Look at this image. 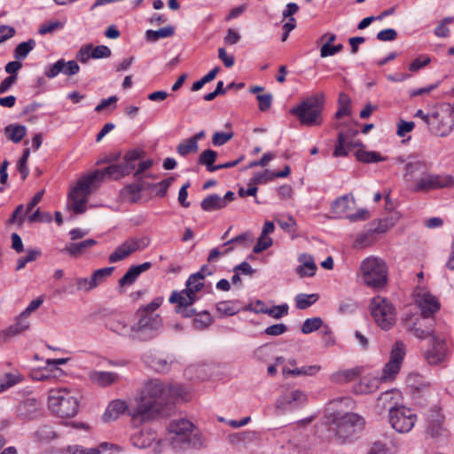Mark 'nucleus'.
<instances>
[{
  "instance_id": "f3484780",
  "label": "nucleus",
  "mask_w": 454,
  "mask_h": 454,
  "mask_svg": "<svg viewBox=\"0 0 454 454\" xmlns=\"http://www.w3.org/2000/svg\"><path fill=\"white\" fill-rule=\"evenodd\" d=\"M149 244L150 239L147 237L129 239L109 255V262L114 263L120 262L127 258L132 253L145 249Z\"/></svg>"
},
{
  "instance_id": "f257e3e1",
  "label": "nucleus",
  "mask_w": 454,
  "mask_h": 454,
  "mask_svg": "<svg viewBox=\"0 0 454 454\" xmlns=\"http://www.w3.org/2000/svg\"><path fill=\"white\" fill-rule=\"evenodd\" d=\"M176 392L169 385L164 384L160 380H151L145 384L136 407L129 411V415L140 421L153 419L172 400Z\"/></svg>"
},
{
  "instance_id": "8fccbe9b",
  "label": "nucleus",
  "mask_w": 454,
  "mask_h": 454,
  "mask_svg": "<svg viewBox=\"0 0 454 454\" xmlns=\"http://www.w3.org/2000/svg\"><path fill=\"white\" fill-rule=\"evenodd\" d=\"M35 436L39 441L48 442L56 438L57 434L51 427L43 425L35 431Z\"/></svg>"
},
{
  "instance_id": "5fc2aeb1",
  "label": "nucleus",
  "mask_w": 454,
  "mask_h": 454,
  "mask_svg": "<svg viewBox=\"0 0 454 454\" xmlns=\"http://www.w3.org/2000/svg\"><path fill=\"white\" fill-rule=\"evenodd\" d=\"M431 62V59L427 55H420L409 65V70L412 73L418 72Z\"/></svg>"
},
{
  "instance_id": "0e129e2a",
  "label": "nucleus",
  "mask_w": 454,
  "mask_h": 454,
  "mask_svg": "<svg viewBox=\"0 0 454 454\" xmlns=\"http://www.w3.org/2000/svg\"><path fill=\"white\" fill-rule=\"evenodd\" d=\"M111 50L106 45H98L93 48L91 47L90 56L92 59H103L109 58L111 56Z\"/></svg>"
},
{
  "instance_id": "e433bc0d",
  "label": "nucleus",
  "mask_w": 454,
  "mask_h": 454,
  "mask_svg": "<svg viewBox=\"0 0 454 454\" xmlns=\"http://www.w3.org/2000/svg\"><path fill=\"white\" fill-rule=\"evenodd\" d=\"M4 134L9 140L18 144L27 135V128L20 124H10L4 128Z\"/></svg>"
},
{
  "instance_id": "473e14b6",
  "label": "nucleus",
  "mask_w": 454,
  "mask_h": 454,
  "mask_svg": "<svg viewBox=\"0 0 454 454\" xmlns=\"http://www.w3.org/2000/svg\"><path fill=\"white\" fill-rule=\"evenodd\" d=\"M142 158V151L130 150L124 155V162L120 163L125 176L129 175L136 168L137 161Z\"/></svg>"
},
{
  "instance_id": "680f3d73",
  "label": "nucleus",
  "mask_w": 454,
  "mask_h": 454,
  "mask_svg": "<svg viewBox=\"0 0 454 454\" xmlns=\"http://www.w3.org/2000/svg\"><path fill=\"white\" fill-rule=\"evenodd\" d=\"M63 27H64L63 22L59 21V20H53V21H50L48 23L43 24L40 27L38 33L40 35H46L48 33H52L57 29L62 28Z\"/></svg>"
},
{
  "instance_id": "1a4fd4ad",
  "label": "nucleus",
  "mask_w": 454,
  "mask_h": 454,
  "mask_svg": "<svg viewBox=\"0 0 454 454\" xmlns=\"http://www.w3.org/2000/svg\"><path fill=\"white\" fill-rule=\"evenodd\" d=\"M364 282L372 288H381L387 283V265L384 261L369 257L361 264Z\"/></svg>"
},
{
  "instance_id": "b1692460",
  "label": "nucleus",
  "mask_w": 454,
  "mask_h": 454,
  "mask_svg": "<svg viewBox=\"0 0 454 454\" xmlns=\"http://www.w3.org/2000/svg\"><path fill=\"white\" fill-rule=\"evenodd\" d=\"M152 266V263L149 262H145L140 265H133L131 266L126 273L120 278L119 286H125L132 285L138 276L146 270H148Z\"/></svg>"
},
{
  "instance_id": "a18cd8bd",
  "label": "nucleus",
  "mask_w": 454,
  "mask_h": 454,
  "mask_svg": "<svg viewBox=\"0 0 454 454\" xmlns=\"http://www.w3.org/2000/svg\"><path fill=\"white\" fill-rule=\"evenodd\" d=\"M35 41L34 39H29L27 42L20 43L15 48L14 57L15 59H25L28 53L35 48Z\"/></svg>"
},
{
  "instance_id": "603ef678",
  "label": "nucleus",
  "mask_w": 454,
  "mask_h": 454,
  "mask_svg": "<svg viewBox=\"0 0 454 454\" xmlns=\"http://www.w3.org/2000/svg\"><path fill=\"white\" fill-rule=\"evenodd\" d=\"M29 155H30V149L26 148L23 151V154L20 157V159L19 160L18 164H17V168H18L19 172L21 174L22 180H25L29 174V169L27 166Z\"/></svg>"
},
{
  "instance_id": "c9c22d12",
  "label": "nucleus",
  "mask_w": 454,
  "mask_h": 454,
  "mask_svg": "<svg viewBox=\"0 0 454 454\" xmlns=\"http://www.w3.org/2000/svg\"><path fill=\"white\" fill-rule=\"evenodd\" d=\"M29 321L21 313L17 317L16 322L10 325L4 332L6 337H14L29 328Z\"/></svg>"
},
{
  "instance_id": "9b49d317",
  "label": "nucleus",
  "mask_w": 454,
  "mask_h": 454,
  "mask_svg": "<svg viewBox=\"0 0 454 454\" xmlns=\"http://www.w3.org/2000/svg\"><path fill=\"white\" fill-rule=\"evenodd\" d=\"M309 401L308 395L301 389H291L278 395L274 403V410L278 415L304 407Z\"/></svg>"
},
{
  "instance_id": "774afa93",
  "label": "nucleus",
  "mask_w": 454,
  "mask_h": 454,
  "mask_svg": "<svg viewBox=\"0 0 454 454\" xmlns=\"http://www.w3.org/2000/svg\"><path fill=\"white\" fill-rule=\"evenodd\" d=\"M75 284L78 291L90 292L95 288L90 278H77Z\"/></svg>"
},
{
  "instance_id": "423d86ee",
  "label": "nucleus",
  "mask_w": 454,
  "mask_h": 454,
  "mask_svg": "<svg viewBox=\"0 0 454 454\" xmlns=\"http://www.w3.org/2000/svg\"><path fill=\"white\" fill-rule=\"evenodd\" d=\"M133 323V340L148 341L154 339L162 330L163 320L160 314H147L145 311H137Z\"/></svg>"
},
{
  "instance_id": "052dcab7",
  "label": "nucleus",
  "mask_w": 454,
  "mask_h": 454,
  "mask_svg": "<svg viewBox=\"0 0 454 454\" xmlns=\"http://www.w3.org/2000/svg\"><path fill=\"white\" fill-rule=\"evenodd\" d=\"M27 214V210H24V206L19 205L9 219V223H18L19 226H21Z\"/></svg>"
},
{
  "instance_id": "f03ea898",
  "label": "nucleus",
  "mask_w": 454,
  "mask_h": 454,
  "mask_svg": "<svg viewBox=\"0 0 454 454\" xmlns=\"http://www.w3.org/2000/svg\"><path fill=\"white\" fill-rule=\"evenodd\" d=\"M106 176L114 180L126 176L120 164H113L82 176L68 193V207L75 214L84 213L88 198L97 188L95 184Z\"/></svg>"
},
{
  "instance_id": "49530a36",
  "label": "nucleus",
  "mask_w": 454,
  "mask_h": 454,
  "mask_svg": "<svg viewBox=\"0 0 454 454\" xmlns=\"http://www.w3.org/2000/svg\"><path fill=\"white\" fill-rule=\"evenodd\" d=\"M114 270V267H106L95 270L92 276L90 277L91 282L93 283L95 288L98 285L103 283L106 279V278L113 273Z\"/></svg>"
},
{
  "instance_id": "2eb2a0df",
  "label": "nucleus",
  "mask_w": 454,
  "mask_h": 454,
  "mask_svg": "<svg viewBox=\"0 0 454 454\" xmlns=\"http://www.w3.org/2000/svg\"><path fill=\"white\" fill-rule=\"evenodd\" d=\"M405 356V345L402 341H396L390 352L389 361L384 366L380 380L392 381L399 373L402 363Z\"/></svg>"
},
{
  "instance_id": "79ce46f5",
  "label": "nucleus",
  "mask_w": 454,
  "mask_h": 454,
  "mask_svg": "<svg viewBox=\"0 0 454 454\" xmlns=\"http://www.w3.org/2000/svg\"><path fill=\"white\" fill-rule=\"evenodd\" d=\"M193 316L196 317L192 320V327L198 331L205 330L209 325H211L213 322L210 314L206 310H203L199 313L195 311V314Z\"/></svg>"
},
{
  "instance_id": "20e7f679",
  "label": "nucleus",
  "mask_w": 454,
  "mask_h": 454,
  "mask_svg": "<svg viewBox=\"0 0 454 454\" xmlns=\"http://www.w3.org/2000/svg\"><path fill=\"white\" fill-rule=\"evenodd\" d=\"M169 442L175 449L184 450L200 446L202 442L196 427L185 419L172 420L168 427Z\"/></svg>"
},
{
  "instance_id": "412c9836",
  "label": "nucleus",
  "mask_w": 454,
  "mask_h": 454,
  "mask_svg": "<svg viewBox=\"0 0 454 454\" xmlns=\"http://www.w3.org/2000/svg\"><path fill=\"white\" fill-rule=\"evenodd\" d=\"M442 416L438 412L434 411L427 419V434L433 439H439L444 436L445 430L442 426Z\"/></svg>"
},
{
  "instance_id": "f704fd0d",
  "label": "nucleus",
  "mask_w": 454,
  "mask_h": 454,
  "mask_svg": "<svg viewBox=\"0 0 454 454\" xmlns=\"http://www.w3.org/2000/svg\"><path fill=\"white\" fill-rule=\"evenodd\" d=\"M321 370L320 365H309V366H302L301 368H294L290 369L286 366H284L282 369V373L286 376H313L316 375L319 371Z\"/></svg>"
},
{
  "instance_id": "4be33fe9",
  "label": "nucleus",
  "mask_w": 454,
  "mask_h": 454,
  "mask_svg": "<svg viewBox=\"0 0 454 454\" xmlns=\"http://www.w3.org/2000/svg\"><path fill=\"white\" fill-rule=\"evenodd\" d=\"M90 380L96 385L106 387L119 381L120 376L113 372L93 371L89 374Z\"/></svg>"
},
{
  "instance_id": "a211bd4d",
  "label": "nucleus",
  "mask_w": 454,
  "mask_h": 454,
  "mask_svg": "<svg viewBox=\"0 0 454 454\" xmlns=\"http://www.w3.org/2000/svg\"><path fill=\"white\" fill-rule=\"evenodd\" d=\"M415 304L423 316L434 317L440 309L437 299L428 292H420L416 295Z\"/></svg>"
},
{
  "instance_id": "39448f33",
  "label": "nucleus",
  "mask_w": 454,
  "mask_h": 454,
  "mask_svg": "<svg viewBox=\"0 0 454 454\" xmlns=\"http://www.w3.org/2000/svg\"><path fill=\"white\" fill-rule=\"evenodd\" d=\"M325 94H314L291 109L290 113L295 115L300 122L307 126H318L322 123V110L325 105Z\"/></svg>"
},
{
  "instance_id": "69168bd1",
  "label": "nucleus",
  "mask_w": 454,
  "mask_h": 454,
  "mask_svg": "<svg viewBox=\"0 0 454 454\" xmlns=\"http://www.w3.org/2000/svg\"><path fill=\"white\" fill-rule=\"evenodd\" d=\"M274 178H276V176H274V172L266 169L265 171H263L262 173L255 174L252 179V182L254 184H265L269 181L273 180Z\"/></svg>"
},
{
  "instance_id": "3c124183",
  "label": "nucleus",
  "mask_w": 454,
  "mask_h": 454,
  "mask_svg": "<svg viewBox=\"0 0 454 454\" xmlns=\"http://www.w3.org/2000/svg\"><path fill=\"white\" fill-rule=\"evenodd\" d=\"M67 454H100L101 450L98 447L84 448L81 445L74 444L67 446L66 449Z\"/></svg>"
},
{
  "instance_id": "6ab92c4d",
  "label": "nucleus",
  "mask_w": 454,
  "mask_h": 454,
  "mask_svg": "<svg viewBox=\"0 0 454 454\" xmlns=\"http://www.w3.org/2000/svg\"><path fill=\"white\" fill-rule=\"evenodd\" d=\"M427 169V166L423 161H412L408 162L405 167V174L404 180L409 187V189L412 192V187L415 186L419 180L423 176Z\"/></svg>"
},
{
  "instance_id": "13d9d810",
  "label": "nucleus",
  "mask_w": 454,
  "mask_h": 454,
  "mask_svg": "<svg viewBox=\"0 0 454 454\" xmlns=\"http://www.w3.org/2000/svg\"><path fill=\"white\" fill-rule=\"evenodd\" d=\"M272 245V239L269 236L260 235L256 245L253 248L254 254H260Z\"/></svg>"
},
{
  "instance_id": "864d4df0",
  "label": "nucleus",
  "mask_w": 454,
  "mask_h": 454,
  "mask_svg": "<svg viewBox=\"0 0 454 454\" xmlns=\"http://www.w3.org/2000/svg\"><path fill=\"white\" fill-rule=\"evenodd\" d=\"M380 378H372V379H364L360 385V392L364 394L372 393L375 389L378 388L379 383L380 382Z\"/></svg>"
},
{
  "instance_id": "6e6d98bb",
  "label": "nucleus",
  "mask_w": 454,
  "mask_h": 454,
  "mask_svg": "<svg viewBox=\"0 0 454 454\" xmlns=\"http://www.w3.org/2000/svg\"><path fill=\"white\" fill-rule=\"evenodd\" d=\"M233 136V132H215L212 137V144L215 146L223 145L230 141Z\"/></svg>"
},
{
  "instance_id": "0eeeda50",
  "label": "nucleus",
  "mask_w": 454,
  "mask_h": 454,
  "mask_svg": "<svg viewBox=\"0 0 454 454\" xmlns=\"http://www.w3.org/2000/svg\"><path fill=\"white\" fill-rule=\"evenodd\" d=\"M364 419L356 413H346L336 419L331 429L335 432V437L340 442L351 441L363 430Z\"/></svg>"
},
{
  "instance_id": "a19ab883",
  "label": "nucleus",
  "mask_w": 454,
  "mask_h": 454,
  "mask_svg": "<svg viewBox=\"0 0 454 454\" xmlns=\"http://www.w3.org/2000/svg\"><path fill=\"white\" fill-rule=\"evenodd\" d=\"M356 159L364 163H376L386 160L385 157H382L379 153L373 151H365L364 149H358L356 152Z\"/></svg>"
},
{
  "instance_id": "bf43d9fd",
  "label": "nucleus",
  "mask_w": 454,
  "mask_h": 454,
  "mask_svg": "<svg viewBox=\"0 0 454 454\" xmlns=\"http://www.w3.org/2000/svg\"><path fill=\"white\" fill-rule=\"evenodd\" d=\"M64 59H59L56 63L53 65H51L46 67L45 69V75L48 78H54L56 77L59 73H62V70H64Z\"/></svg>"
},
{
  "instance_id": "cd10ccee",
  "label": "nucleus",
  "mask_w": 454,
  "mask_h": 454,
  "mask_svg": "<svg viewBox=\"0 0 454 454\" xmlns=\"http://www.w3.org/2000/svg\"><path fill=\"white\" fill-rule=\"evenodd\" d=\"M355 205L356 200L353 196L346 194L336 199L332 203V212L335 215H341L353 209Z\"/></svg>"
},
{
  "instance_id": "c756f323",
  "label": "nucleus",
  "mask_w": 454,
  "mask_h": 454,
  "mask_svg": "<svg viewBox=\"0 0 454 454\" xmlns=\"http://www.w3.org/2000/svg\"><path fill=\"white\" fill-rule=\"evenodd\" d=\"M434 341L433 348L426 354V358L430 364H438L444 359L445 344L441 340H437L436 338Z\"/></svg>"
},
{
  "instance_id": "bb28decb",
  "label": "nucleus",
  "mask_w": 454,
  "mask_h": 454,
  "mask_svg": "<svg viewBox=\"0 0 454 454\" xmlns=\"http://www.w3.org/2000/svg\"><path fill=\"white\" fill-rule=\"evenodd\" d=\"M364 146L361 141L347 142L343 132L338 134L337 143L333 151L334 157L346 156L348 151L356 147Z\"/></svg>"
},
{
  "instance_id": "72a5a7b5",
  "label": "nucleus",
  "mask_w": 454,
  "mask_h": 454,
  "mask_svg": "<svg viewBox=\"0 0 454 454\" xmlns=\"http://www.w3.org/2000/svg\"><path fill=\"white\" fill-rule=\"evenodd\" d=\"M360 372L361 370L358 367L346 369L333 373L330 379L331 381L334 383L343 384L355 380L356 377L359 376Z\"/></svg>"
},
{
  "instance_id": "ddd939ff",
  "label": "nucleus",
  "mask_w": 454,
  "mask_h": 454,
  "mask_svg": "<svg viewBox=\"0 0 454 454\" xmlns=\"http://www.w3.org/2000/svg\"><path fill=\"white\" fill-rule=\"evenodd\" d=\"M388 420L391 427L400 434L409 433L417 422V415L405 406H390Z\"/></svg>"
},
{
  "instance_id": "338daca9",
  "label": "nucleus",
  "mask_w": 454,
  "mask_h": 454,
  "mask_svg": "<svg viewBox=\"0 0 454 454\" xmlns=\"http://www.w3.org/2000/svg\"><path fill=\"white\" fill-rule=\"evenodd\" d=\"M91 47H92V44H87V45L82 47L76 54V59L82 64L88 63V61L90 59H92V57L90 56Z\"/></svg>"
},
{
  "instance_id": "5701e85b",
  "label": "nucleus",
  "mask_w": 454,
  "mask_h": 454,
  "mask_svg": "<svg viewBox=\"0 0 454 454\" xmlns=\"http://www.w3.org/2000/svg\"><path fill=\"white\" fill-rule=\"evenodd\" d=\"M301 263L295 270L296 273L301 277H312L316 274L317 265L312 255L309 254H301L298 258Z\"/></svg>"
},
{
  "instance_id": "4d7b16f0",
  "label": "nucleus",
  "mask_w": 454,
  "mask_h": 454,
  "mask_svg": "<svg viewBox=\"0 0 454 454\" xmlns=\"http://www.w3.org/2000/svg\"><path fill=\"white\" fill-rule=\"evenodd\" d=\"M151 366L158 372H166L170 368V362L167 358L157 356L153 359Z\"/></svg>"
},
{
  "instance_id": "dca6fc26",
  "label": "nucleus",
  "mask_w": 454,
  "mask_h": 454,
  "mask_svg": "<svg viewBox=\"0 0 454 454\" xmlns=\"http://www.w3.org/2000/svg\"><path fill=\"white\" fill-rule=\"evenodd\" d=\"M454 184L453 177L449 175L431 174L427 169L419 183L412 187L413 192H429L432 190L449 188Z\"/></svg>"
},
{
  "instance_id": "58836bf2",
  "label": "nucleus",
  "mask_w": 454,
  "mask_h": 454,
  "mask_svg": "<svg viewBox=\"0 0 454 454\" xmlns=\"http://www.w3.org/2000/svg\"><path fill=\"white\" fill-rule=\"evenodd\" d=\"M200 207L204 211L210 212L223 208V200L217 194L207 196L200 203Z\"/></svg>"
},
{
  "instance_id": "09e8293b",
  "label": "nucleus",
  "mask_w": 454,
  "mask_h": 454,
  "mask_svg": "<svg viewBox=\"0 0 454 454\" xmlns=\"http://www.w3.org/2000/svg\"><path fill=\"white\" fill-rule=\"evenodd\" d=\"M264 313L271 316L274 318H280L288 313V306L286 304L273 306L270 309H257V313Z\"/></svg>"
},
{
  "instance_id": "393cba45",
  "label": "nucleus",
  "mask_w": 454,
  "mask_h": 454,
  "mask_svg": "<svg viewBox=\"0 0 454 454\" xmlns=\"http://www.w3.org/2000/svg\"><path fill=\"white\" fill-rule=\"evenodd\" d=\"M156 440V434L152 430H141L130 437L131 443L138 449L150 448Z\"/></svg>"
},
{
  "instance_id": "c03bdc74",
  "label": "nucleus",
  "mask_w": 454,
  "mask_h": 454,
  "mask_svg": "<svg viewBox=\"0 0 454 454\" xmlns=\"http://www.w3.org/2000/svg\"><path fill=\"white\" fill-rule=\"evenodd\" d=\"M318 299L317 294H299L295 297L296 307L299 309H306L314 304Z\"/></svg>"
},
{
  "instance_id": "f8f14e48",
  "label": "nucleus",
  "mask_w": 454,
  "mask_h": 454,
  "mask_svg": "<svg viewBox=\"0 0 454 454\" xmlns=\"http://www.w3.org/2000/svg\"><path fill=\"white\" fill-rule=\"evenodd\" d=\"M372 315L376 324L383 330H389L395 323L394 306L385 298L377 296L370 304Z\"/></svg>"
},
{
  "instance_id": "2f4dec72",
  "label": "nucleus",
  "mask_w": 454,
  "mask_h": 454,
  "mask_svg": "<svg viewBox=\"0 0 454 454\" xmlns=\"http://www.w3.org/2000/svg\"><path fill=\"white\" fill-rule=\"evenodd\" d=\"M144 188L142 184H128L121 191V196L125 201L136 203L141 199L140 193Z\"/></svg>"
},
{
  "instance_id": "e2e57ef3",
  "label": "nucleus",
  "mask_w": 454,
  "mask_h": 454,
  "mask_svg": "<svg viewBox=\"0 0 454 454\" xmlns=\"http://www.w3.org/2000/svg\"><path fill=\"white\" fill-rule=\"evenodd\" d=\"M343 49V44L339 43L336 45H328V44H323L320 49V57L321 58H326L329 56L335 55L336 53L340 52Z\"/></svg>"
},
{
  "instance_id": "7ed1b4c3",
  "label": "nucleus",
  "mask_w": 454,
  "mask_h": 454,
  "mask_svg": "<svg viewBox=\"0 0 454 454\" xmlns=\"http://www.w3.org/2000/svg\"><path fill=\"white\" fill-rule=\"evenodd\" d=\"M204 274L197 272L191 275L186 281V288L180 293L175 291L169 297L170 303H176V311L184 317H192L195 314V309L192 305L197 299L196 294L203 286Z\"/></svg>"
},
{
  "instance_id": "aec40b11",
  "label": "nucleus",
  "mask_w": 454,
  "mask_h": 454,
  "mask_svg": "<svg viewBox=\"0 0 454 454\" xmlns=\"http://www.w3.org/2000/svg\"><path fill=\"white\" fill-rule=\"evenodd\" d=\"M106 326L110 331L121 337H128L133 340V324L129 325L124 317L119 316L107 319L106 322Z\"/></svg>"
},
{
  "instance_id": "a878e982",
  "label": "nucleus",
  "mask_w": 454,
  "mask_h": 454,
  "mask_svg": "<svg viewBox=\"0 0 454 454\" xmlns=\"http://www.w3.org/2000/svg\"><path fill=\"white\" fill-rule=\"evenodd\" d=\"M133 408L134 407L129 408L126 403L121 400L117 399L112 401L107 406L106 411L103 415V419L105 422L115 420L125 411L129 412V411L132 410Z\"/></svg>"
},
{
  "instance_id": "7c9ffc66",
  "label": "nucleus",
  "mask_w": 454,
  "mask_h": 454,
  "mask_svg": "<svg viewBox=\"0 0 454 454\" xmlns=\"http://www.w3.org/2000/svg\"><path fill=\"white\" fill-rule=\"evenodd\" d=\"M255 431H243L239 433L231 434L228 436L229 442L235 446H246L257 439Z\"/></svg>"
},
{
  "instance_id": "c85d7f7f",
  "label": "nucleus",
  "mask_w": 454,
  "mask_h": 454,
  "mask_svg": "<svg viewBox=\"0 0 454 454\" xmlns=\"http://www.w3.org/2000/svg\"><path fill=\"white\" fill-rule=\"evenodd\" d=\"M97 244V241L93 239H85L77 243H69L62 250L73 257H78L87 249L92 247Z\"/></svg>"
},
{
  "instance_id": "4c0bfd02",
  "label": "nucleus",
  "mask_w": 454,
  "mask_h": 454,
  "mask_svg": "<svg viewBox=\"0 0 454 454\" xmlns=\"http://www.w3.org/2000/svg\"><path fill=\"white\" fill-rule=\"evenodd\" d=\"M217 158V153L212 149L204 150L198 158V163L205 166L209 172L216 171V165H214Z\"/></svg>"
},
{
  "instance_id": "9d476101",
  "label": "nucleus",
  "mask_w": 454,
  "mask_h": 454,
  "mask_svg": "<svg viewBox=\"0 0 454 454\" xmlns=\"http://www.w3.org/2000/svg\"><path fill=\"white\" fill-rule=\"evenodd\" d=\"M434 317L423 316L420 314L406 315L403 319V325L406 332L412 333L415 337L424 340L434 336Z\"/></svg>"
},
{
  "instance_id": "ea45409f",
  "label": "nucleus",
  "mask_w": 454,
  "mask_h": 454,
  "mask_svg": "<svg viewBox=\"0 0 454 454\" xmlns=\"http://www.w3.org/2000/svg\"><path fill=\"white\" fill-rule=\"evenodd\" d=\"M175 34V28L172 26L161 27L158 30L149 29L145 32V38L150 42H156L160 38L170 37Z\"/></svg>"
},
{
  "instance_id": "de8ad7c7",
  "label": "nucleus",
  "mask_w": 454,
  "mask_h": 454,
  "mask_svg": "<svg viewBox=\"0 0 454 454\" xmlns=\"http://www.w3.org/2000/svg\"><path fill=\"white\" fill-rule=\"evenodd\" d=\"M323 326V320L321 317H312L306 319L301 326V332L304 334H309L312 332L319 330Z\"/></svg>"
},
{
  "instance_id": "6e6552de",
  "label": "nucleus",
  "mask_w": 454,
  "mask_h": 454,
  "mask_svg": "<svg viewBox=\"0 0 454 454\" xmlns=\"http://www.w3.org/2000/svg\"><path fill=\"white\" fill-rule=\"evenodd\" d=\"M49 406L60 417H73L78 411L77 398L65 388L51 389L49 394Z\"/></svg>"
},
{
  "instance_id": "4468645a",
  "label": "nucleus",
  "mask_w": 454,
  "mask_h": 454,
  "mask_svg": "<svg viewBox=\"0 0 454 454\" xmlns=\"http://www.w3.org/2000/svg\"><path fill=\"white\" fill-rule=\"evenodd\" d=\"M426 125L432 135L446 137L453 129L454 118L448 110L434 111L426 117Z\"/></svg>"
},
{
  "instance_id": "37998d69",
  "label": "nucleus",
  "mask_w": 454,
  "mask_h": 454,
  "mask_svg": "<svg viewBox=\"0 0 454 454\" xmlns=\"http://www.w3.org/2000/svg\"><path fill=\"white\" fill-rule=\"evenodd\" d=\"M198 151L199 145H196V142L192 141L190 137L176 146V152L182 157H185L190 153H196Z\"/></svg>"
}]
</instances>
